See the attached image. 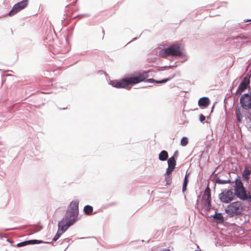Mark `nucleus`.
<instances>
[{"label": "nucleus", "instance_id": "obj_10", "mask_svg": "<svg viewBox=\"0 0 251 251\" xmlns=\"http://www.w3.org/2000/svg\"><path fill=\"white\" fill-rule=\"evenodd\" d=\"M250 84V78L247 76L245 77L241 83L240 84L238 89L236 91V94H241L248 87Z\"/></svg>", "mask_w": 251, "mask_h": 251}, {"label": "nucleus", "instance_id": "obj_21", "mask_svg": "<svg viewBox=\"0 0 251 251\" xmlns=\"http://www.w3.org/2000/svg\"><path fill=\"white\" fill-rule=\"evenodd\" d=\"M188 143V139L186 137H183L180 141V145L182 146H186Z\"/></svg>", "mask_w": 251, "mask_h": 251}, {"label": "nucleus", "instance_id": "obj_25", "mask_svg": "<svg viewBox=\"0 0 251 251\" xmlns=\"http://www.w3.org/2000/svg\"><path fill=\"white\" fill-rule=\"evenodd\" d=\"M200 120L201 122H202L205 120V117L202 114H201L200 116Z\"/></svg>", "mask_w": 251, "mask_h": 251}, {"label": "nucleus", "instance_id": "obj_24", "mask_svg": "<svg viewBox=\"0 0 251 251\" xmlns=\"http://www.w3.org/2000/svg\"><path fill=\"white\" fill-rule=\"evenodd\" d=\"M217 182L219 183V184H225V183H227V182L228 181H227V180H222L220 179H217Z\"/></svg>", "mask_w": 251, "mask_h": 251}, {"label": "nucleus", "instance_id": "obj_4", "mask_svg": "<svg viewBox=\"0 0 251 251\" xmlns=\"http://www.w3.org/2000/svg\"><path fill=\"white\" fill-rule=\"evenodd\" d=\"M161 54L165 57L167 56H180L182 55L181 45L176 43L170 45L161 51Z\"/></svg>", "mask_w": 251, "mask_h": 251}, {"label": "nucleus", "instance_id": "obj_8", "mask_svg": "<svg viewBox=\"0 0 251 251\" xmlns=\"http://www.w3.org/2000/svg\"><path fill=\"white\" fill-rule=\"evenodd\" d=\"M240 101L243 109H251V96L248 94H243L240 98Z\"/></svg>", "mask_w": 251, "mask_h": 251}, {"label": "nucleus", "instance_id": "obj_16", "mask_svg": "<svg viewBox=\"0 0 251 251\" xmlns=\"http://www.w3.org/2000/svg\"><path fill=\"white\" fill-rule=\"evenodd\" d=\"M246 125L248 128L251 130V114L247 113L245 114Z\"/></svg>", "mask_w": 251, "mask_h": 251}, {"label": "nucleus", "instance_id": "obj_2", "mask_svg": "<svg viewBox=\"0 0 251 251\" xmlns=\"http://www.w3.org/2000/svg\"><path fill=\"white\" fill-rule=\"evenodd\" d=\"M149 77V72L143 71L136 74V75L126 77L119 81L114 80L111 82L112 85L117 88H126L130 85L137 84L145 80Z\"/></svg>", "mask_w": 251, "mask_h": 251}, {"label": "nucleus", "instance_id": "obj_17", "mask_svg": "<svg viewBox=\"0 0 251 251\" xmlns=\"http://www.w3.org/2000/svg\"><path fill=\"white\" fill-rule=\"evenodd\" d=\"M168 157V152L166 151H162L159 154V159L161 161L166 160Z\"/></svg>", "mask_w": 251, "mask_h": 251}, {"label": "nucleus", "instance_id": "obj_20", "mask_svg": "<svg viewBox=\"0 0 251 251\" xmlns=\"http://www.w3.org/2000/svg\"><path fill=\"white\" fill-rule=\"evenodd\" d=\"M214 218L217 220L221 221V222L224 221V217L221 213H216Z\"/></svg>", "mask_w": 251, "mask_h": 251}, {"label": "nucleus", "instance_id": "obj_9", "mask_svg": "<svg viewBox=\"0 0 251 251\" xmlns=\"http://www.w3.org/2000/svg\"><path fill=\"white\" fill-rule=\"evenodd\" d=\"M235 195L242 200L251 199V195L248 192L246 189H234Z\"/></svg>", "mask_w": 251, "mask_h": 251}, {"label": "nucleus", "instance_id": "obj_6", "mask_svg": "<svg viewBox=\"0 0 251 251\" xmlns=\"http://www.w3.org/2000/svg\"><path fill=\"white\" fill-rule=\"evenodd\" d=\"M211 200L210 189H205L202 197V203L207 211L210 209Z\"/></svg>", "mask_w": 251, "mask_h": 251}, {"label": "nucleus", "instance_id": "obj_18", "mask_svg": "<svg viewBox=\"0 0 251 251\" xmlns=\"http://www.w3.org/2000/svg\"><path fill=\"white\" fill-rule=\"evenodd\" d=\"M235 188H245L239 177L235 180Z\"/></svg>", "mask_w": 251, "mask_h": 251}, {"label": "nucleus", "instance_id": "obj_11", "mask_svg": "<svg viewBox=\"0 0 251 251\" xmlns=\"http://www.w3.org/2000/svg\"><path fill=\"white\" fill-rule=\"evenodd\" d=\"M168 168L167 169L166 174L169 177V176L171 175L172 172L174 170L176 164L174 156H172L168 159Z\"/></svg>", "mask_w": 251, "mask_h": 251}, {"label": "nucleus", "instance_id": "obj_23", "mask_svg": "<svg viewBox=\"0 0 251 251\" xmlns=\"http://www.w3.org/2000/svg\"><path fill=\"white\" fill-rule=\"evenodd\" d=\"M171 79V78H166V79H163V80H162L161 81H156V82L158 83H165L167 81L170 80Z\"/></svg>", "mask_w": 251, "mask_h": 251}, {"label": "nucleus", "instance_id": "obj_3", "mask_svg": "<svg viewBox=\"0 0 251 251\" xmlns=\"http://www.w3.org/2000/svg\"><path fill=\"white\" fill-rule=\"evenodd\" d=\"M244 210V204L240 201L230 203L226 208V213L231 217L241 215Z\"/></svg>", "mask_w": 251, "mask_h": 251}, {"label": "nucleus", "instance_id": "obj_26", "mask_svg": "<svg viewBox=\"0 0 251 251\" xmlns=\"http://www.w3.org/2000/svg\"><path fill=\"white\" fill-rule=\"evenodd\" d=\"M147 81L150 82H153L155 81V80L153 79H149Z\"/></svg>", "mask_w": 251, "mask_h": 251}, {"label": "nucleus", "instance_id": "obj_22", "mask_svg": "<svg viewBox=\"0 0 251 251\" xmlns=\"http://www.w3.org/2000/svg\"><path fill=\"white\" fill-rule=\"evenodd\" d=\"M187 183H188V180L187 179V176L186 175L185 177V178H184V182H183V186H182V188H186V186H187Z\"/></svg>", "mask_w": 251, "mask_h": 251}, {"label": "nucleus", "instance_id": "obj_19", "mask_svg": "<svg viewBox=\"0 0 251 251\" xmlns=\"http://www.w3.org/2000/svg\"><path fill=\"white\" fill-rule=\"evenodd\" d=\"M84 211L86 214H90L93 211V207L90 205H86L84 207Z\"/></svg>", "mask_w": 251, "mask_h": 251}, {"label": "nucleus", "instance_id": "obj_1", "mask_svg": "<svg viewBox=\"0 0 251 251\" xmlns=\"http://www.w3.org/2000/svg\"><path fill=\"white\" fill-rule=\"evenodd\" d=\"M78 215V201H73L67 209L65 218L58 223V229L53 238V241H57L60 236L77 220Z\"/></svg>", "mask_w": 251, "mask_h": 251}, {"label": "nucleus", "instance_id": "obj_14", "mask_svg": "<svg viewBox=\"0 0 251 251\" xmlns=\"http://www.w3.org/2000/svg\"><path fill=\"white\" fill-rule=\"evenodd\" d=\"M199 105L204 107H207L210 103V100L208 98L204 97L199 100Z\"/></svg>", "mask_w": 251, "mask_h": 251}, {"label": "nucleus", "instance_id": "obj_13", "mask_svg": "<svg viewBox=\"0 0 251 251\" xmlns=\"http://www.w3.org/2000/svg\"><path fill=\"white\" fill-rule=\"evenodd\" d=\"M235 115L237 121L239 123H242L243 122L244 115L241 113L240 108L238 107L235 108Z\"/></svg>", "mask_w": 251, "mask_h": 251}, {"label": "nucleus", "instance_id": "obj_27", "mask_svg": "<svg viewBox=\"0 0 251 251\" xmlns=\"http://www.w3.org/2000/svg\"><path fill=\"white\" fill-rule=\"evenodd\" d=\"M186 189H183L182 190H183V192H184L185 190H186Z\"/></svg>", "mask_w": 251, "mask_h": 251}, {"label": "nucleus", "instance_id": "obj_15", "mask_svg": "<svg viewBox=\"0 0 251 251\" xmlns=\"http://www.w3.org/2000/svg\"><path fill=\"white\" fill-rule=\"evenodd\" d=\"M251 174V171L248 169L247 167H246L245 170L243 172L242 177L244 180L248 181L250 177L249 176Z\"/></svg>", "mask_w": 251, "mask_h": 251}, {"label": "nucleus", "instance_id": "obj_7", "mask_svg": "<svg viewBox=\"0 0 251 251\" xmlns=\"http://www.w3.org/2000/svg\"><path fill=\"white\" fill-rule=\"evenodd\" d=\"M235 196V192L230 190H227L223 192L219 195V198L221 201L225 203H228L233 200Z\"/></svg>", "mask_w": 251, "mask_h": 251}, {"label": "nucleus", "instance_id": "obj_12", "mask_svg": "<svg viewBox=\"0 0 251 251\" xmlns=\"http://www.w3.org/2000/svg\"><path fill=\"white\" fill-rule=\"evenodd\" d=\"M42 243H43V241L41 240H31L19 243L16 246L17 247H22L28 245L40 244Z\"/></svg>", "mask_w": 251, "mask_h": 251}, {"label": "nucleus", "instance_id": "obj_5", "mask_svg": "<svg viewBox=\"0 0 251 251\" xmlns=\"http://www.w3.org/2000/svg\"><path fill=\"white\" fill-rule=\"evenodd\" d=\"M28 4V0H23L16 3L13 7L12 9L9 12L8 15L10 16H13L21 10L26 8Z\"/></svg>", "mask_w": 251, "mask_h": 251}]
</instances>
